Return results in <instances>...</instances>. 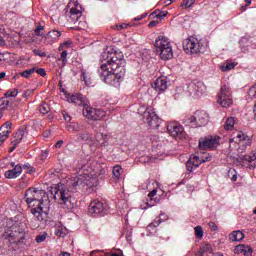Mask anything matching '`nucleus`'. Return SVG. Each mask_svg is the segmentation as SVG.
Returning <instances> with one entry per match:
<instances>
[{"instance_id":"1","label":"nucleus","mask_w":256,"mask_h":256,"mask_svg":"<svg viewBox=\"0 0 256 256\" xmlns=\"http://www.w3.org/2000/svg\"><path fill=\"white\" fill-rule=\"evenodd\" d=\"M78 176L67 180V187H82L92 193L99 185V175L107 173V164L88 157L78 162Z\"/></svg>"},{"instance_id":"2","label":"nucleus","mask_w":256,"mask_h":256,"mask_svg":"<svg viewBox=\"0 0 256 256\" xmlns=\"http://www.w3.org/2000/svg\"><path fill=\"white\" fill-rule=\"evenodd\" d=\"M101 81L112 87H119L125 77V58L123 52L102 53V64L98 69Z\"/></svg>"},{"instance_id":"3","label":"nucleus","mask_w":256,"mask_h":256,"mask_svg":"<svg viewBox=\"0 0 256 256\" xmlns=\"http://www.w3.org/2000/svg\"><path fill=\"white\" fill-rule=\"evenodd\" d=\"M32 215L39 221H45L51 209V200L47 192L41 188L30 187L26 190L24 196Z\"/></svg>"},{"instance_id":"4","label":"nucleus","mask_w":256,"mask_h":256,"mask_svg":"<svg viewBox=\"0 0 256 256\" xmlns=\"http://www.w3.org/2000/svg\"><path fill=\"white\" fill-rule=\"evenodd\" d=\"M66 100L68 103H73L74 105H78L79 107L83 108V115L86 119L90 121H101L107 113L102 109H95L89 106V100L87 97L83 96L82 94H67L65 93Z\"/></svg>"},{"instance_id":"5","label":"nucleus","mask_w":256,"mask_h":256,"mask_svg":"<svg viewBox=\"0 0 256 256\" xmlns=\"http://www.w3.org/2000/svg\"><path fill=\"white\" fill-rule=\"evenodd\" d=\"M54 199L58 205L68 211L77 207V199L73 197V191L69 190L67 186H58V189L54 194Z\"/></svg>"},{"instance_id":"6","label":"nucleus","mask_w":256,"mask_h":256,"mask_svg":"<svg viewBox=\"0 0 256 256\" xmlns=\"http://www.w3.org/2000/svg\"><path fill=\"white\" fill-rule=\"evenodd\" d=\"M154 47L156 49L157 55L163 61H169L173 59V45H171V40L163 35L156 38Z\"/></svg>"},{"instance_id":"7","label":"nucleus","mask_w":256,"mask_h":256,"mask_svg":"<svg viewBox=\"0 0 256 256\" xmlns=\"http://www.w3.org/2000/svg\"><path fill=\"white\" fill-rule=\"evenodd\" d=\"M184 125L197 129V127H205L209 123V113L204 110H197L194 115H187L183 119Z\"/></svg>"},{"instance_id":"8","label":"nucleus","mask_w":256,"mask_h":256,"mask_svg":"<svg viewBox=\"0 0 256 256\" xmlns=\"http://www.w3.org/2000/svg\"><path fill=\"white\" fill-rule=\"evenodd\" d=\"M183 49L187 55H197V53L205 51V44L203 40L190 36L183 41Z\"/></svg>"},{"instance_id":"9","label":"nucleus","mask_w":256,"mask_h":256,"mask_svg":"<svg viewBox=\"0 0 256 256\" xmlns=\"http://www.w3.org/2000/svg\"><path fill=\"white\" fill-rule=\"evenodd\" d=\"M159 187H161L159 182L154 180H148L141 185L142 189H146L147 191H149L148 199L151 203L150 207H153V205H156V203H159L161 201V196L163 195V193L158 194Z\"/></svg>"},{"instance_id":"10","label":"nucleus","mask_w":256,"mask_h":256,"mask_svg":"<svg viewBox=\"0 0 256 256\" xmlns=\"http://www.w3.org/2000/svg\"><path fill=\"white\" fill-rule=\"evenodd\" d=\"M138 113L143 116V121L149 127H152L153 129H159V126L161 125V119L157 114L154 112L153 109L147 108L146 106H141L138 109Z\"/></svg>"},{"instance_id":"11","label":"nucleus","mask_w":256,"mask_h":256,"mask_svg":"<svg viewBox=\"0 0 256 256\" xmlns=\"http://www.w3.org/2000/svg\"><path fill=\"white\" fill-rule=\"evenodd\" d=\"M217 103H219L225 109L233 105V92L231 91V87L227 86V84H224L220 88Z\"/></svg>"},{"instance_id":"12","label":"nucleus","mask_w":256,"mask_h":256,"mask_svg":"<svg viewBox=\"0 0 256 256\" xmlns=\"http://www.w3.org/2000/svg\"><path fill=\"white\" fill-rule=\"evenodd\" d=\"M253 141H251V138L249 136L245 135L243 132H237L236 137L230 139V151H233L234 149L242 148L245 149L246 147H251Z\"/></svg>"},{"instance_id":"13","label":"nucleus","mask_w":256,"mask_h":256,"mask_svg":"<svg viewBox=\"0 0 256 256\" xmlns=\"http://www.w3.org/2000/svg\"><path fill=\"white\" fill-rule=\"evenodd\" d=\"M68 7L70 9L68 13V21L69 23L75 24L83 16V7L81 4L77 3V0H71L68 3Z\"/></svg>"},{"instance_id":"14","label":"nucleus","mask_w":256,"mask_h":256,"mask_svg":"<svg viewBox=\"0 0 256 256\" xmlns=\"http://www.w3.org/2000/svg\"><path fill=\"white\" fill-rule=\"evenodd\" d=\"M166 129L169 136L173 137L174 139H185V137H187L185 128H183V126L178 122H169Z\"/></svg>"},{"instance_id":"15","label":"nucleus","mask_w":256,"mask_h":256,"mask_svg":"<svg viewBox=\"0 0 256 256\" xmlns=\"http://www.w3.org/2000/svg\"><path fill=\"white\" fill-rule=\"evenodd\" d=\"M220 145L219 137H206L199 141L200 149L207 150V149H217Z\"/></svg>"},{"instance_id":"16","label":"nucleus","mask_w":256,"mask_h":256,"mask_svg":"<svg viewBox=\"0 0 256 256\" xmlns=\"http://www.w3.org/2000/svg\"><path fill=\"white\" fill-rule=\"evenodd\" d=\"M90 215H103L107 211V206L99 200H93L88 208Z\"/></svg>"},{"instance_id":"17","label":"nucleus","mask_w":256,"mask_h":256,"mask_svg":"<svg viewBox=\"0 0 256 256\" xmlns=\"http://www.w3.org/2000/svg\"><path fill=\"white\" fill-rule=\"evenodd\" d=\"M188 88L190 95H194L196 97L203 95V93H206L207 91V86H205V84L201 81L196 82L195 84H190Z\"/></svg>"},{"instance_id":"18","label":"nucleus","mask_w":256,"mask_h":256,"mask_svg":"<svg viewBox=\"0 0 256 256\" xmlns=\"http://www.w3.org/2000/svg\"><path fill=\"white\" fill-rule=\"evenodd\" d=\"M202 160L199 156L197 155H192L190 156L189 160L186 162V168L189 173H193L199 165H201Z\"/></svg>"},{"instance_id":"19","label":"nucleus","mask_w":256,"mask_h":256,"mask_svg":"<svg viewBox=\"0 0 256 256\" xmlns=\"http://www.w3.org/2000/svg\"><path fill=\"white\" fill-rule=\"evenodd\" d=\"M21 173H23V166H21V164H17L16 166H14L13 169L7 170L4 173V177L6 179H17V177H19Z\"/></svg>"},{"instance_id":"20","label":"nucleus","mask_w":256,"mask_h":256,"mask_svg":"<svg viewBox=\"0 0 256 256\" xmlns=\"http://www.w3.org/2000/svg\"><path fill=\"white\" fill-rule=\"evenodd\" d=\"M152 87L158 93H163V91H167V78H165V77L157 78L153 82Z\"/></svg>"},{"instance_id":"21","label":"nucleus","mask_w":256,"mask_h":256,"mask_svg":"<svg viewBox=\"0 0 256 256\" xmlns=\"http://www.w3.org/2000/svg\"><path fill=\"white\" fill-rule=\"evenodd\" d=\"M235 255L251 256L253 249L249 245L239 244L234 249Z\"/></svg>"},{"instance_id":"22","label":"nucleus","mask_w":256,"mask_h":256,"mask_svg":"<svg viewBox=\"0 0 256 256\" xmlns=\"http://www.w3.org/2000/svg\"><path fill=\"white\" fill-rule=\"evenodd\" d=\"M243 167H247V169H255L256 168V156L253 154L252 156L246 155L241 158Z\"/></svg>"},{"instance_id":"23","label":"nucleus","mask_w":256,"mask_h":256,"mask_svg":"<svg viewBox=\"0 0 256 256\" xmlns=\"http://www.w3.org/2000/svg\"><path fill=\"white\" fill-rule=\"evenodd\" d=\"M81 79L84 81L85 85L87 87H90V85H93V73H91L87 69L81 70Z\"/></svg>"},{"instance_id":"24","label":"nucleus","mask_w":256,"mask_h":256,"mask_svg":"<svg viewBox=\"0 0 256 256\" xmlns=\"http://www.w3.org/2000/svg\"><path fill=\"white\" fill-rule=\"evenodd\" d=\"M95 139L96 141L94 142V145H96V147H103L107 145V141H109V136L107 134L97 133Z\"/></svg>"},{"instance_id":"25","label":"nucleus","mask_w":256,"mask_h":256,"mask_svg":"<svg viewBox=\"0 0 256 256\" xmlns=\"http://www.w3.org/2000/svg\"><path fill=\"white\" fill-rule=\"evenodd\" d=\"M69 233L67 228L61 224V222L55 225V235L56 237H65Z\"/></svg>"},{"instance_id":"26","label":"nucleus","mask_w":256,"mask_h":256,"mask_svg":"<svg viewBox=\"0 0 256 256\" xmlns=\"http://www.w3.org/2000/svg\"><path fill=\"white\" fill-rule=\"evenodd\" d=\"M229 239L230 241H233V242L243 241V239H245V234L240 230H236L230 233Z\"/></svg>"},{"instance_id":"27","label":"nucleus","mask_w":256,"mask_h":256,"mask_svg":"<svg viewBox=\"0 0 256 256\" xmlns=\"http://www.w3.org/2000/svg\"><path fill=\"white\" fill-rule=\"evenodd\" d=\"M235 67H237V63L227 60L220 66V70L227 73L228 71L235 69Z\"/></svg>"},{"instance_id":"28","label":"nucleus","mask_w":256,"mask_h":256,"mask_svg":"<svg viewBox=\"0 0 256 256\" xmlns=\"http://www.w3.org/2000/svg\"><path fill=\"white\" fill-rule=\"evenodd\" d=\"M66 129L67 131H70V133H73L75 131H83V126L77 122H72L70 124H67Z\"/></svg>"},{"instance_id":"29","label":"nucleus","mask_w":256,"mask_h":256,"mask_svg":"<svg viewBox=\"0 0 256 256\" xmlns=\"http://www.w3.org/2000/svg\"><path fill=\"white\" fill-rule=\"evenodd\" d=\"M113 177L116 181L121 179V175L123 174V168L119 165H116L112 169Z\"/></svg>"},{"instance_id":"30","label":"nucleus","mask_w":256,"mask_h":256,"mask_svg":"<svg viewBox=\"0 0 256 256\" xmlns=\"http://www.w3.org/2000/svg\"><path fill=\"white\" fill-rule=\"evenodd\" d=\"M207 253H213V248L211 244H203L199 249L200 256H205Z\"/></svg>"},{"instance_id":"31","label":"nucleus","mask_w":256,"mask_h":256,"mask_svg":"<svg viewBox=\"0 0 256 256\" xmlns=\"http://www.w3.org/2000/svg\"><path fill=\"white\" fill-rule=\"evenodd\" d=\"M235 123H236L235 117H229L224 124V129L226 131H231V129L235 127Z\"/></svg>"},{"instance_id":"32","label":"nucleus","mask_w":256,"mask_h":256,"mask_svg":"<svg viewBox=\"0 0 256 256\" xmlns=\"http://www.w3.org/2000/svg\"><path fill=\"white\" fill-rule=\"evenodd\" d=\"M29 61H31V58L20 56V58L16 61V65L19 67H27V65H29Z\"/></svg>"},{"instance_id":"33","label":"nucleus","mask_w":256,"mask_h":256,"mask_svg":"<svg viewBox=\"0 0 256 256\" xmlns=\"http://www.w3.org/2000/svg\"><path fill=\"white\" fill-rule=\"evenodd\" d=\"M194 233H195V237H197V239H203V236L205 235V232L203 231V227H201V226H196L194 228Z\"/></svg>"},{"instance_id":"34","label":"nucleus","mask_w":256,"mask_h":256,"mask_svg":"<svg viewBox=\"0 0 256 256\" xmlns=\"http://www.w3.org/2000/svg\"><path fill=\"white\" fill-rule=\"evenodd\" d=\"M21 141H23V131H18V132H16L12 143L14 145H19V143H21Z\"/></svg>"},{"instance_id":"35","label":"nucleus","mask_w":256,"mask_h":256,"mask_svg":"<svg viewBox=\"0 0 256 256\" xmlns=\"http://www.w3.org/2000/svg\"><path fill=\"white\" fill-rule=\"evenodd\" d=\"M8 241L10 242V243H19V244H22V245H25L26 243H25V237H21L20 239H15V238H13V234H9L8 235Z\"/></svg>"},{"instance_id":"36","label":"nucleus","mask_w":256,"mask_h":256,"mask_svg":"<svg viewBox=\"0 0 256 256\" xmlns=\"http://www.w3.org/2000/svg\"><path fill=\"white\" fill-rule=\"evenodd\" d=\"M39 111L42 115H47V113H49V111H51V108L49 107V104L47 103H42L39 106Z\"/></svg>"},{"instance_id":"37","label":"nucleus","mask_w":256,"mask_h":256,"mask_svg":"<svg viewBox=\"0 0 256 256\" xmlns=\"http://www.w3.org/2000/svg\"><path fill=\"white\" fill-rule=\"evenodd\" d=\"M90 256H111V252H104L103 250H93Z\"/></svg>"},{"instance_id":"38","label":"nucleus","mask_w":256,"mask_h":256,"mask_svg":"<svg viewBox=\"0 0 256 256\" xmlns=\"http://www.w3.org/2000/svg\"><path fill=\"white\" fill-rule=\"evenodd\" d=\"M150 141L152 142V147H161V140H159V136L153 135L150 138Z\"/></svg>"},{"instance_id":"39","label":"nucleus","mask_w":256,"mask_h":256,"mask_svg":"<svg viewBox=\"0 0 256 256\" xmlns=\"http://www.w3.org/2000/svg\"><path fill=\"white\" fill-rule=\"evenodd\" d=\"M9 139V130H4L0 133V146Z\"/></svg>"},{"instance_id":"40","label":"nucleus","mask_w":256,"mask_h":256,"mask_svg":"<svg viewBox=\"0 0 256 256\" xmlns=\"http://www.w3.org/2000/svg\"><path fill=\"white\" fill-rule=\"evenodd\" d=\"M33 73H35V68H30L28 70H24L23 72H21L20 75L25 79H29V77H31Z\"/></svg>"},{"instance_id":"41","label":"nucleus","mask_w":256,"mask_h":256,"mask_svg":"<svg viewBox=\"0 0 256 256\" xmlns=\"http://www.w3.org/2000/svg\"><path fill=\"white\" fill-rule=\"evenodd\" d=\"M34 34L37 37H43L45 36V27L39 25L35 30H34Z\"/></svg>"},{"instance_id":"42","label":"nucleus","mask_w":256,"mask_h":256,"mask_svg":"<svg viewBox=\"0 0 256 256\" xmlns=\"http://www.w3.org/2000/svg\"><path fill=\"white\" fill-rule=\"evenodd\" d=\"M48 37H52L54 41H57L61 37V32L58 30H52L48 33Z\"/></svg>"},{"instance_id":"43","label":"nucleus","mask_w":256,"mask_h":256,"mask_svg":"<svg viewBox=\"0 0 256 256\" xmlns=\"http://www.w3.org/2000/svg\"><path fill=\"white\" fill-rule=\"evenodd\" d=\"M195 4V0H183L181 7L183 9H189V7H192Z\"/></svg>"},{"instance_id":"44","label":"nucleus","mask_w":256,"mask_h":256,"mask_svg":"<svg viewBox=\"0 0 256 256\" xmlns=\"http://www.w3.org/2000/svg\"><path fill=\"white\" fill-rule=\"evenodd\" d=\"M19 95V91L16 88H12L5 93V97H16Z\"/></svg>"},{"instance_id":"45","label":"nucleus","mask_w":256,"mask_h":256,"mask_svg":"<svg viewBox=\"0 0 256 256\" xmlns=\"http://www.w3.org/2000/svg\"><path fill=\"white\" fill-rule=\"evenodd\" d=\"M161 224V218H157L156 220H154V222H152L148 227V231H151L153 229H155V227H159V225Z\"/></svg>"},{"instance_id":"46","label":"nucleus","mask_w":256,"mask_h":256,"mask_svg":"<svg viewBox=\"0 0 256 256\" xmlns=\"http://www.w3.org/2000/svg\"><path fill=\"white\" fill-rule=\"evenodd\" d=\"M228 177H230L232 181H237V171H235L233 168H230L228 171Z\"/></svg>"},{"instance_id":"47","label":"nucleus","mask_w":256,"mask_h":256,"mask_svg":"<svg viewBox=\"0 0 256 256\" xmlns=\"http://www.w3.org/2000/svg\"><path fill=\"white\" fill-rule=\"evenodd\" d=\"M167 13V11H156L154 12V15L156 19H165V17H167Z\"/></svg>"},{"instance_id":"48","label":"nucleus","mask_w":256,"mask_h":256,"mask_svg":"<svg viewBox=\"0 0 256 256\" xmlns=\"http://www.w3.org/2000/svg\"><path fill=\"white\" fill-rule=\"evenodd\" d=\"M46 239H47V233L44 232L43 234L36 236L35 241H36V243H43V242H45Z\"/></svg>"},{"instance_id":"49","label":"nucleus","mask_w":256,"mask_h":256,"mask_svg":"<svg viewBox=\"0 0 256 256\" xmlns=\"http://www.w3.org/2000/svg\"><path fill=\"white\" fill-rule=\"evenodd\" d=\"M23 169H26L28 171V173H35V171H37L35 169V167L31 166V164H29V163H25L23 165Z\"/></svg>"},{"instance_id":"50","label":"nucleus","mask_w":256,"mask_h":256,"mask_svg":"<svg viewBox=\"0 0 256 256\" xmlns=\"http://www.w3.org/2000/svg\"><path fill=\"white\" fill-rule=\"evenodd\" d=\"M248 95L249 97H251L252 99L254 97H256V84L254 86H252L249 91H248Z\"/></svg>"},{"instance_id":"51","label":"nucleus","mask_w":256,"mask_h":256,"mask_svg":"<svg viewBox=\"0 0 256 256\" xmlns=\"http://www.w3.org/2000/svg\"><path fill=\"white\" fill-rule=\"evenodd\" d=\"M34 55H36L37 57H47V53L38 50V49H34L33 50Z\"/></svg>"},{"instance_id":"52","label":"nucleus","mask_w":256,"mask_h":256,"mask_svg":"<svg viewBox=\"0 0 256 256\" xmlns=\"http://www.w3.org/2000/svg\"><path fill=\"white\" fill-rule=\"evenodd\" d=\"M130 26H131V24H129V23L117 24L116 29L118 31H122V29H127V27H130Z\"/></svg>"},{"instance_id":"53","label":"nucleus","mask_w":256,"mask_h":256,"mask_svg":"<svg viewBox=\"0 0 256 256\" xmlns=\"http://www.w3.org/2000/svg\"><path fill=\"white\" fill-rule=\"evenodd\" d=\"M49 157V151L47 150H42L40 153V159L41 161H45Z\"/></svg>"},{"instance_id":"54","label":"nucleus","mask_w":256,"mask_h":256,"mask_svg":"<svg viewBox=\"0 0 256 256\" xmlns=\"http://www.w3.org/2000/svg\"><path fill=\"white\" fill-rule=\"evenodd\" d=\"M5 39L11 43V36L5 35L4 37L0 36V45H5Z\"/></svg>"},{"instance_id":"55","label":"nucleus","mask_w":256,"mask_h":256,"mask_svg":"<svg viewBox=\"0 0 256 256\" xmlns=\"http://www.w3.org/2000/svg\"><path fill=\"white\" fill-rule=\"evenodd\" d=\"M67 55H68L67 51H63L60 55L63 65H67Z\"/></svg>"},{"instance_id":"56","label":"nucleus","mask_w":256,"mask_h":256,"mask_svg":"<svg viewBox=\"0 0 256 256\" xmlns=\"http://www.w3.org/2000/svg\"><path fill=\"white\" fill-rule=\"evenodd\" d=\"M202 163H207L208 161H211L212 156L209 154H203L202 158H200Z\"/></svg>"},{"instance_id":"57","label":"nucleus","mask_w":256,"mask_h":256,"mask_svg":"<svg viewBox=\"0 0 256 256\" xmlns=\"http://www.w3.org/2000/svg\"><path fill=\"white\" fill-rule=\"evenodd\" d=\"M208 227L211 229V231H219V227L215 222H209Z\"/></svg>"},{"instance_id":"58","label":"nucleus","mask_w":256,"mask_h":256,"mask_svg":"<svg viewBox=\"0 0 256 256\" xmlns=\"http://www.w3.org/2000/svg\"><path fill=\"white\" fill-rule=\"evenodd\" d=\"M7 63V54H0V65Z\"/></svg>"},{"instance_id":"59","label":"nucleus","mask_w":256,"mask_h":256,"mask_svg":"<svg viewBox=\"0 0 256 256\" xmlns=\"http://www.w3.org/2000/svg\"><path fill=\"white\" fill-rule=\"evenodd\" d=\"M36 71V73L38 74V75H40V77H45V75H47V72L45 71V69H43V68H39V69H37V70H35Z\"/></svg>"},{"instance_id":"60","label":"nucleus","mask_w":256,"mask_h":256,"mask_svg":"<svg viewBox=\"0 0 256 256\" xmlns=\"http://www.w3.org/2000/svg\"><path fill=\"white\" fill-rule=\"evenodd\" d=\"M12 126L13 124L10 121H7L2 125V127H5V129H11Z\"/></svg>"},{"instance_id":"61","label":"nucleus","mask_w":256,"mask_h":256,"mask_svg":"<svg viewBox=\"0 0 256 256\" xmlns=\"http://www.w3.org/2000/svg\"><path fill=\"white\" fill-rule=\"evenodd\" d=\"M63 140H59L56 144H55V148L56 149H61L63 147Z\"/></svg>"},{"instance_id":"62","label":"nucleus","mask_w":256,"mask_h":256,"mask_svg":"<svg viewBox=\"0 0 256 256\" xmlns=\"http://www.w3.org/2000/svg\"><path fill=\"white\" fill-rule=\"evenodd\" d=\"M63 117L65 121H68V122L71 121V116L65 112H63Z\"/></svg>"},{"instance_id":"63","label":"nucleus","mask_w":256,"mask_h":256,"mask_svg":"<svg viewBox=\"0 0 256 256\" xmlns=\"http://www.w3.org/2000/svg\"><path fill=\"white\" fill-rule=\"evenodd\" d=\"M147 17V14H142L140 17L134 18V21H141V19H145Z\"/></svg>"},{"instance_id":"64","label":"nucleus","mask_w":256,"mask_h":256,"mask_svg":"<svg viewBox=\"0 0 256 256\" xmlns=\"http://www.w3.org/2000/svg\"><path fill=\"white\" fill-rule=\"evenodd\" d=\"M110 256H123V252H120V253H112V252H110Z\"/></svg>"}]
</instances>
